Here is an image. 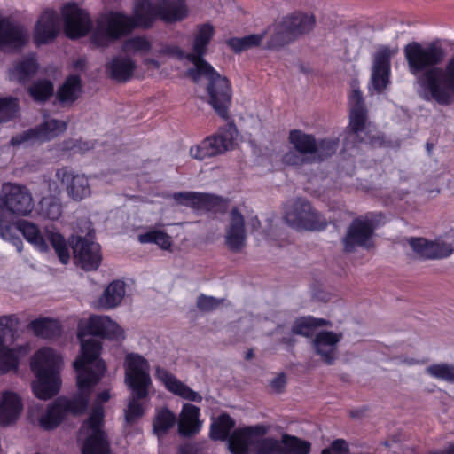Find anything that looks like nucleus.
I'll list each match as a JSON object with an SVG mask.
<instances>
[{
    "instance_id": "1",
    "label": "nucleus",
    "mask_w": 454,
    "mask_h": 454,
    "mask_svg": "<svg viewBox=\"0 0 454 454\" xmlns=\"http://www.w3.org/2000/svg\"><path fill=\"white\" fill-rule=\"evenodd\" d=\"M109 340L124 339L123 329L107 316H90L80 320L78 339L81 341V355L74 362L77 373V393L71 398L59 397L46 410L41 404H33L28 410L29 421L43 430L56 428L67 413L81 414L87 409L92 388L106 372V364L99 358L101 343L94 337Z\"/></svg>"
},
{
    "instance_id": "4",
    "label": "nucleus",
    "mask_w": 454,
    "mask_h": 454,
    "mask_svg": "<svg viewBox=\"0 0 454 454\" xmlns=\"http://www.w3.org/2000/svg\"><path fill=\"white\" fill-rule=\"evenodd\" d=\"M61 356L52 348L39 349L32 357L30 367L35 376L32 382L35 395L47 400L59 393L61 387Z\"/></svg>"
},
{
    "instance_id": "30",
    "label": "nucleus",
    "mask_w": 454,
    "mask_h": 454,
    "mask_svg": "<svg viewBox=\"0 0 454 454\" xmlns=\"http://www.w3.org/2000/svg\"><path fill=\"white\" fill-rule=\"evenodd\" d=\"M136 63L129 57H114L107 64L106 69L110 76L118 82H126L131 78Z\"/></svg>"
},
{
    "instance_id": "61",
    "label": "nucleus",
    "mask_w": 454,
    "mask_h": 454,
    "mask_svg": "<svg viewBox=\"0 0 454 454\" xmlns=\"http://www.w3.org/2000/svg\"><path fill=\"white\" fill-rule=\"evenodd\" d=\"M322 454H348V444L343 440H336Z\"/></svg>"
},
{
    "instance_id": "32",
    "label": "nucleus",
    "mask_w": 454,
    "mask_h": 454,
    "mask_svg": "<svg viewBox=\"0 0 454 454\" xmlns=\"http://www.w3.org/2000/svg\"><path fill=\"white\" fill-rule=\"evenodd\" d=\"M37 69L38 64L35 56L29 55L18 61L10 69L9 75L11 80L25 82L36 73Z\"/></svg>"
},
{
    "instance_id": "36",
    "label": "nucleus",
    "mask_w": 454,
    "mask_h": 454,
    "mask_svg": "<svg viewBox=\"0 0 454 454\" xmlns=\"http://www.w3.org/2000/svg\"><path fill=\"white\" fill-rule=\"evenodd\" d=\"M213 36L212 30H200V33L195 36L192 43V53L186 55V59H189L196 69V60L206 62L202 56L206 53V49Z\"/></svg>"
},
{
    "instance_id": "16",
    "label": "nucleus",
    "mask_w": 454,
    "mask_h": 454,
    "mask_svg": "<svg viewBox=\"0 0 454 454\" xmlns=\"http://www.w3.org/2000/svg\"><path fill=\"white\" fill-rule=\"evenodd\" d=\"M396 53V50H390L382 46L379 48L374 56L372 69L370 90L381 93L390 82V59Z\"/></svg>"
},
{
    "instance_id": "7",
    "label": "nucleus",
    "mask_w": 454,
    "mask_h": 454,
    "mask_svg": "<svg viewBox=\"0 0 454 454\" xmlns=\"http://www.w3.org/2000/svg\"><path fill=\"white\" fill-rule=\"evenodd\" d=\"M196 60V69H190L188 74L195 82L202 76L208 80V103L223 119L228 118V110L231 104L232 90L230 81L220 75L207 62Z\"/></svg>"
},
{
    "instance_id": "58",
    "label": "nucleus",
    "mask_w": 454,
    "mask_h": 454,
    "mask_svg": "<svg viewBox=\"0 0 454 454\" xmlns=\"http://www.w3.org/2000/svg\"><path fill=\"white\" fill-rule=\"evenodd\" d=\"M223 302V300L201 294L197 299V307L202 311L208 312L218 308Z\"/></svg>"
},
{
    "instance_id": "60",
    "label": "nucleus",
    "mask_w": 454,
    "mask_h": 454,
    "mask_svg": "<svg viewBox=\"0 0 454 454\" xmlns=\"http://www.w3.org/2000/svg\"><path fill=\"white\" fill-rule=\"evenodd\" d=\"M59 30H35L34 40L37 46L48 43L58 35Z\"/></svg>"
},
{
    "instance_id": "53",
    "label": "nucleus",
    "mask_w": 454,
    "mask_h": 454,
    "mask_svg": "<svg viewBox=\"0 0 454 454\" xmlns=\"http://www.w3.org/2000/svg\"><path fill=\"white\" fill-rule=\"evenodd\" d=\"M59 18L53 9H45L39 16L35 28H58Z\"/></svg>"
},
{
    "instance_id": "49",
    "label": "nucleus",
    "mask_w": 454,
    "mask_h": 454,
    "mask_svg": "<svg viewBox=\"0 0 454 454\" xmlns=\"http://www.w3.org/2000/svg\"><path fill=\"white\" fill-rule=\"evenodd\" d=\"M340 19L336 12L324 10L316 13V27L330 28L340 26Z\"/></svg>"
},
{
    "instance_id": "11",
    "label": "nucleus",
    "mask_w": 454,
    "mask_h": 454,
    "mask_svg": "<svg viewBox=\"0 0 454 454\" xmlns=\"http://www.w3.org/2000/svg\"><path fill=\"white\" fill-rule=\"evenodd\" d=\"M284 220L298 230L319 231L326 226V221L303 199H295L286 203Z\"/></svg>"
},
{
    "instance_id": "6",
    "label": "nucleus",
    "mask_w": 454,
    "mask_h": 454,
    "mask_svg": "<svg viewBox=\"0 0 454 454\" xmlns=\"http://www.w3.org/2000/svg\"><path fill=\"white\" fill-rule=\"evenodd\" d=\"M108 390L99 392L95 399L89 418L83 422L78 439L82 442V454H109V442L102 430L103 403L110 399Z\"/></svg>"
},
{
    "instance_id": "59",
    "label": "nucleus",
    "mask_w": 454,
    "mask_h": 454,
    "mask_svg": "<svg viewBox=\"0 0 454 454\" xmlns=\"http://www.w3.org/2000/svg\"><path fill=\"white\" fill-rule=\"evenodd\" d=\"M283 161L285 164L300 167L303 165L305 162H314L310 159H308L307 156L299 153L298 152H288L283 157Z\"/></svg>"
},
{
    "instance_id": "63",
    "label": "nucleus",
    "mask_w": 454,
    "mask_h": 454,
    "mask_svg": "<svg viewBox=\"0 0 454 454\" xmlns=\"http://www.w3.org/2000/svg\"><path fill=\"white\" fill-rule=\"evenodd\" d=\"M286 385V377L284 374H278L276 376L270 383L271 388L275 391H281Z\"/></svg>"
},
{
    "instance_id": "3",
    "label": "nucleus",
    "mask_w": 454,
    "mask_h": 454,
    "mask_svg": "<svg viewBox=\"0 0 454 454\" xmlns=\"http://www.w3.org/2000/svg\"><path fill=\"white\" fill-rule=\"evenodd\" d=\"M187 14L184 0H136L132 16L120 12H106L98 16L96 28L146 27L157 18L166 23H175L183 20Z\"/></svg>"
},
{
    "instance_id": "20",
    "label": "nucleus",
    "mask_w": 454,
    "mask_h": 454,
    "mask_svg": "<svg viewBox=\"0 0 454 454\" xmlns=\"http://www.w3.org/2000/svg\"><path fill=\"white\" fill-rule=\"evenodd\" d=\"M154 375L165 388L173 395L191 402H200L202 400L199 393L192 390L168 370L158 365L155 367Z\"/></svg>"
},
{
    "instance_id": "18",
    "label": "nucleus",
    "mask_w": 454,
    "mask_h": 454,
    "mask_svg": "<svg viewBox=\"0 0 454 454\" xmlns=\"http://www.w3.org/2000/svg\"><path fill=\"white\" fill-rule=\"evenodd\" d=\"M173 199L178 205L190 207L197 210L218 212L225 209V201L217 196L195 192H176Z\"/></svg>"
},
{
    "instance_id": "35",
    "label": "nucleus",
    "mask_w": 454,
    "mask_h": 454,
    "mask_svg": "<svg viewBox=\"0 0 454 454\" xmlns=\"http://www.w3.org/2000/svg\"><path fill=\"white\" fill-rule=\"evenodd\" d=\"M176 422V415L168 408L156 410L153 419V432L159 437H162Z\"/></svg>"
},
{
    "instance_id": "24",
    "label": "nucleus",
    "mask_w": 454,
    "mask_h": 454,
    "mask_svg": "<svg viewBox=\"0 0 454 454\" xmlns=\"http://www.w3.org/2000/svg\"><path fill=\"white\" fill-rule=\"evenodd\" d=\"M23 410L20 396L12 391H4L0 396V425L10 426L20 418Z\"/></svg>"
},
{
    "instance_id": "39",
    "label": "nucleus",
    "mask_w": 454,
    "mask_h": 454,
    "mask_svg": "<svg viewBox=\"0 0 454 454\" xmlns=\"http://www.w3.org/2000/svg\"><path fill=\"white\" fill-rule=\"evenodd\" d=\"M141 244H156L161 249L168 250L172 246L171 237L158 229L150 230L137 237Z\"/></svg>"
},
{
    "instance_id": "19",
    "label": "nucleus",
    "mask_w": 454,
    "mask_h": 454,
    "mask_svg": "<svg viewBox=\"0 0 454 454\" xmlns=\"http://www.w3.org/2000/svg\"><path fill=\"white\" fill-rule=\"evenodd\" d=\"M350 115H349V134L348 140L359 138L360 141H365L366 115L361 92L354 89L348 98Z\"/></svg>"
},
{
    "instance_id": "13",
    "label": "nucleus",
    "mask_w": 454,
    "mask_h": 454,
    "mask_svg": "<svg viewBox=\"0 0 454 454\" xmlns=\"http://www.w3.org/2000/svg\"><path fill=\"white\" fill-rule=\"evenodd\" d=\"M67 123L56 119H46L36 129L27 130L11 139L13 146L29 145L51 140L63 133Z\"/></svg>"
},
{
    "instance_id": "27",
    "label": "nucleus",
    "mask_w": 454,
    "mask_h": 454,
    "mask_svg": "<svg viewBox=\"0 0 454 454\" xmlns=\"http://www.w3.org/2000/svg\"><path fill=\"white\" fill-rule=\"evenodd\" d=\"M279 28H314L316 12L306 9H296L275 22Z\"/></svg>"
},
{
    "instance_id": "64",
    "label": "nucleus",
    "mask_w": 454,
    "mask_h": 454,
    "mask_svg": "<svg viewBox=\"0 0 454 454\" xmlns=\"http://www.w3.org/2000/svg\"><path fill=\"white\" fill-rule=\"evenodd\" d=\"M90 30H64L65 35L72 40H76L87 35Z\"/></svg>"
},
{
    "instance_id": "55",
    "label": "nucleus",
    "mask_w": 454,
    "mask_h": 454,
    "mask_svg": "<svg viewBox=\"0 0 454 454\" xmlns=\"http://www.w3.org/2000/svg\"><path fill=\"white\" fill-rule=\"evenodd\" d=\"M18 111L17 100L13 98H0V122L7 121Z\"/></svg>"
},
{
    "instance_id": "37",
    "label": "nucleus",
    "mask_w": 454,
    "mask_h": 454,
    "mask_svg": "<svg viewBox=\"0 0 454 454\" xmlns=\"http://www.w3.org/2000/svg\"><path fill=\"white\" fill-rule=\"evenodd\" d=\"M28 327L36 336L49 339L59 333L60 325L59 321L50 318H40L32 321Z\"/></svg>"
},
{
    "instance_id": "14",
    "label": "nucleus",
    "mask_w": 454,
    "mask_h": 454,
    "mask_svg": "<svg viewBox=\"0 0 454 454\" xmlns=\"http://www.w3.org/2000/svg\"><path fill=\"white\" fill-rule=\"evenodd\" d=\"M405 57L412 74L417 75L427 67L439 63L442 59V51L431 45L411 43L405 47Z\"/></svg>"
},
{
    "instance_id": "22",
    "label": "nucleus",
    "mask_w": 454,
    "mask_h": 454,
    "mask_svg": "<svg viewBox=\"0 0 454 454\" xmlns=\"http://www.w3.org/2000/svg\"><path fill=\"white\" fill-rule=\"evenodd\" d=\"M225 242L233 252L240 251L246 245L244 217L238 208L231 211L229 224L225 231Z\"/></svg>"
},
{
    "instance_id": "33",
    "label": "nucleus",
    "mask_w": 454,
    "mask_h": 454,
    "mask_svg": "<svg viewBox=\"0 0 454 454\" xmlns=\"http://www.w3.org/2000/svg\"><path fill=\"white\" fill-rule=\"evenodd\" d=\"M82 94L81 79L78 75H69L57 90V98L64 104H71Z\"/></svg>"
},
{
    "instance_id": "23",
    "label": "nucleus",
    "mask_w": 454,
    "mask_h": 454,
    "mask_svg": "<svg viewBox=\"0 0 454 454\" xmlns=\"http://www.w3.org/2000/svg\"><path fill=\"white\" fill-rule=\"evenodd\" d=\"M238 137V130L235 125L231 123L226 124L219 129L217 133L207 137L205 140L214 157L223 154L227 151L234 148L235 141Z\"/></svg>"
},
{
    "instance_id": "26",
    "label": "nucleus",
    "mask_w": 454,
    "mask_h": 454,
    "mask_svg": "<svg viewBox=\"0 0 454 454\" xmlns=\"http://www.w3.org/2000/svg\"><path fill=\"white\" fill-rule=\"evenodd\" d=\"M200 417V408L191 403H184L177 420L179 434L184 436L197 434L202 427V421Z\"/></svg>"
},
{
    "instance_id": "15",
    "label": "nucleus",
    "mask_w": 454,
    "mask_h": 454,
    "mask_svg": "<svg viewBox=\"0 0 454 454\" xmlns=\"http://www.w3.org/2000/svg\"><path fill=\"white\" fill-rule=\"evenodd\" d=\"M74 259L85 270H96L102 260L100 246L88 238L75 237L72 239Z\"/></svg>"
},
{
    "instance_id": "5",
    "label": "nucleus",
    "mask_w": 454,
    "mask_h": 454,
    "mask_svg": "<svg viewBox=\"0 0 454 454\" xmlns=\"http://www.w3.org/2000/svg\"><path fill=\"white\" fill-rule=\"evenodd\" d=\"M270 427L259 424L234 430L228 440L231 454H286L284 452L283 436L280 440L266 436Z\"/></svg>"
},
{
    "instance_id": "17",
    "label": "nucleus",
    "mask_w": 454,
    "mask_h": 454,
    "mask_svg": "<svg viewBox=\"0 0 454 454\" xmlns=\"http://www.w3.org/2000/svg\"><path fill=\"white\" fill-rule=\"evenodd\" d=\"M56 176L65 185L66 192L72 200L81 201L90 196L91 189L86 175L62 168L57 170Z\"/></svg>"
},
{
    "instance_id": "44",
    "label": "nucleus",
    "mask_w": 454,
    "mask_h": 454,
    "mask_svg": "<svg viewBox=\"0 0 454 454\" xmlns=\"http://www.w3.org/2000/svg\"><path fill=\"white\" fill-rule=\"evenodd\" d=\"M426 372L432 378L448 382H454V365L445 363H438L428 365Z\"/></svg>"
},
{
    "instance_id": "25",
    "label": "nucleus",
    "mask_w": 454,
    "mask_h": 454,
    "mask_svg": "<svg viewBox=\"0 0 454 454\" xmlns=\"http://www.w3.org/2000/svg\"><path fill=\"white\" fill-rule=\"evenodd\" d=\"M64 28H93L90 13L74 2L65 4L60 10Z\"/></svg>"
},
{
    "instance_id": "54",
    "label": "nucleus",
    "mask_w": 454,
    "mask_h": 454,
    "mask_svg": "<svg viewBox=\"0 0 454 454\" xmlns=\"http://www.w3.org/2000/svg\"><path fill=\"white\" fill-rule=\"evenodd\" d=\"M141 398L142 397H137L134 395V396L129 399L128 407L125 411V419L128 423L135 421L144 414L145 408L139 401Z\"/></svg>"
},
{
    "instance_id": "29",
    "label": "nucleus",
    "mask_w": 454,
    "mask_h": 454,
    "mask_svg": "<svg viewBox=\"0 0 454 454\" xmlns=\"http://www.w3.org/2000/svg\"><path fill=\"white\" fill-rule=\"evenodd\" d=\"M126 294V284L122 280L112 281L97 301V306L102 309H112L119 306Z\"/></svg>"
},
{
    "instance_id": "41",
    "label": "nucleus",
    "mask_w": 454,
    "mask_h": 454,
    "mask_svg": "<svg viewBox=\"0 0 454 454\" xmlns=\"http://www.w3.org/2000/svg\"><path fill=\"white\" fill-rule=\"evenodd\" d=\"M326 321L324 319L315 318L313 317H305L298 318L294 321L292 331L295 334L302 336H311L317 327L325 325Z\"/></svg>"
},
{
    "instance_id": "38",
    "label": "nucleus",
    "mask_w": 454,
    "mask_h": 454,
    "mask_svg": "<svg viewBox=\"0 0 454 454\" xmlns=\"http://www.w3.org/2000/svg\"><path fill=\"white\" fill-rule=\"evenodd\" d=\"M432 259H442L454 253V231L445 233L443 236L431 241Z\"/></svg>"
},
{
    "instance_id": "40",
    "label": "nucleus",
    "mask_w": 454,
    "mask_h": 454,
    "mask_svg": "<svg viewBox=\"0 0 454 454\" xmlns=\"http://www.w3.org/2000/svg\"><path fill=\"white\" fill-rule=\"evenodd\" d=\"M234 426V420L229 415L223 414L211 424L210 436L214 440H225Z\"/></svg>"
},
{
    "instance_id": "57",
    "label": "nucleus",
    "mask_w": 454,
    "mask_h": 454,
    "mask_svg": "<svg viewBox=\"0 0 454 454\" xmlns=\"http://www.w3.org/2000/svg\"><path fill=\"white\" fill-rule=\"evenodd\" d=\"M207 142L203 139L200 144L195 145L190 148V155L199 160H204L206 159L214 157L211 153Z\"/></svg>"
},
{
    "instance_id": "52",
    "label": "nucleus",
    "mask_w": 454,
    "mask_h": 454,
    "mask_svg": "<svg viewBox=\"0 0 454 454\" xmlns=\"http://www.w3.org/2000/svg\"><path fill=\"white\" fill-rule=\"evenodd\" d=\"M338 148V142L335 139H325L317 143V153L314 161L323 160L333 155Z\"/></svg>"
},
{
    "instance_id": "45",
    "label": "nucleus",
    "mask_w": 454,
    "mask_h": 454,
    "mask_svg": "<svg viewBox=\"0 0 454 454\" xmlns=\"http://www.w3.org/2000/svg\"><path fill=\"white\" fill-rule=\"evenodd\" d=\"M127 30H93L91 42L95 46L106 47L121 38Z\"/></svg>"
},
{
    "instance_id": "50",
    "label": "nucleus",
    "mask_w": 454,
    "mask_h": 454,
    "mask_svg": "<svg viewBox=\"0 0 454 454\" xmlns=\"http://www.w3.org/2000/svg\"><path fill=\"white\" fill-rule=\"evenodd\" d=\"M409 244L417 257L432 259L431 241L423 238H411L409 239Z\"/></svg>"
},
{
    "instance_id": "21",
    "label": "nucleus",
    "mask_w": 454,
    "mask_h": 454,
    "mask_svg": "<svg viewBox=\"0 0 454 454\" xmlns=\"http://www.w3.org/2000/svg\"><path fill=\"white\" fill-rule=\"evenodd\" d=\"M342 339L340 333L321 331L313 340L316 353L327 364L333 363L337 357L338 344Z\"/></svg>"
},
{
    "instance_id": "2",
    "label": "nucleus",
    "mask_w": 454,
    "mask_h": 454,
    "mask_svg": "<svg viewBox=\"0 0 454 454\" xmlns=\"http://www.w3.org/2000/svg\"><path fill=\"white\" fill-rule=\"evenodd\" d=\"M33 208V198L26 186L12 183L3 184L0 194V215L10 221L13 236L17 237L15 230H18L28 243L42 253L48 252L49 244H51L59 261L63 264H67L70 260L68 246L55 228L47 227L41 230L35 223L27 220L12 223L11 215H27Z\"/></svg>"
},
{
    "instance_id": "62",
    "label": "nucleus",
    "mask_w": 454,
    "mask_h": 454,
    "mask_svg": "<svg viewBox=\"0 0 454 454\" xmlns=\"http://www.w3.org/2000/svg\"><path fill=\"white\" fill-rule=\"evenodd\" d=\"M20 24L12 16H4L0 13V28H19Z\"/></svg>"
},
{
    "instance_id": "28",
    "label": "nucleus",
    "mask_w": 454,
    "mask_h": 454,
    "mask_svg": "<svg viewBox=\"0 0 454 454\" xmlns=\"http://www.w3.org/2000/svg\"><path fill=\"white\" fill-rule=\"evenodd\" d=\"M43 187H46L51 196H43L40 201V214L44 218L51 221L58 220L62 214V207L59 198V190L55 182H44Z\"/></svg>"
},
{
    "instance_id": "56",
    "label": "nucleus",
    "mask_w": 454,
    "mask_h": 454,
    "mask_svg": "<svg viewBox=\"0 0 454 454\" xmlns=\"http://www.w3.org/2000/svg\"><path fill=\"white\" fill-rule=\"evenodd\" d=\"M297 30H277L268 43L269 49H276L281 47L293 39L294 32Z\"/></svg>"
},
{
    "instance_id": "12",
    "label": "nucleus",
    "mask_w": 454,
    "mask_h": 454,
    "mask_svg": "<svg viewBox=\"0 0 454 454\" xmlns=\"http://www.w3.org/2000/svg\"><path fill=\"white\" fill-rule=\"evenodd\" d=\"M375 227L372 215L354 220L343 239L344 250L353 252L357 247L371 248L373 246L372 237Z\"/></svg>"
},
{
    "instance_id": "31",
    "label": "nucleus",
    "mask_w": 454,
    "mask_h": 454,
    "mask_svg": "<svg viewBox=\"0 0 454 454\" xmlns=\"http://www.w3.org/2000/svg\"><path fill=\"white\" fill-rule=\"evenodd\" d=\"M288 139L299 153L307 156L308 159L314 161L315 153H317V142L313 136L295 129L290 132Z\"/></svg>"
},
{
    "instance_id": "47",
    "label": "nucleus",
    "mask_w": 454,
    "mask_h": 454,
    "mask_svg": "<svg viewBox=\"0 0 454 454\" xmlns=\"http://www.w3.org/2000/svg\"><path fill=\"white\" fill-rule=\"evenodd\" d=\"M384 21L378 26L389 28H396L398 27H417L419 26V20L403 14H387L384 15Z\"/></svg>"
},
{
    "instance_id": "43",
    "label": "nucleus",
    "mask_w": 454,
    "mask_h": 454,
    "mask_svg": "<svg viewBox=\"0 0 454 454\" xmlns=\"http://www.w3.org/2000/svg\"><path fill=\"white\" fill-rule=\"evenodd\" d=\"M152 48L151 43L144 36H130L123 42L122 51L125 53L145 54Z\"/></svg>"
},
{
    "instance_id": "48",
    "label": "nucleus",
    "mask_w": 454,
    "mask_h": 454,
    "mask_svg": "<svg viewBox=\"0 0 454 454\" xmlns=\"http://www.w3.org/2000/svg\"><path fill=\"white\" fill-rule=\"evenodd\" d=\"M29 93L35 100L44 101L52 95L53 85L48 80H39L29 88Z\"/></svg>"
},
{
    "instance_id": "42",
    "label": "nucleus",
    "mask_w": 454,
    "mask_h": 454,
    "mask_svg": "<svg viewBox=\"0 0 454 454\" xmlns=\"http://www.w3.org/2000/svg\"><path fill=\"white\" fill-rule=\"evenodd\" d=\"M283 446L286 454H309L311 449L309 442L287 434H283Z\"/></svg>"
},
{
    "instance_id": "51",
    "label": "nucleus",
    "mask_w": 454,
    "mask_h": 454,
    "mask_svg": "<svg viewBox=\"0 0 454 454\" xmlns=\"http://www.w3.org/2000/svg\"><path fill=\"white\" fill-rule=\"evenodd\" d=\"M12 224L9 220L0 215V237L11 242L17 249L18 252H21L23 248V243L19 237H14L12 232Z\"/></svg>"
},
{
    "instance_id": "9",
    "label": "nucleus",
    "mask_w": 454,
    "mask_h": 454,
    "mask_svg": "<svg viewBox=\"0 0 454 454\" xmlns=\"http://www.w3.org/2000/svg\"><path fill=\"white\" fill-rule=\"evenodd\" d=\"M124 381L133 395L146 397L153 388L150 363L141 354L129 352L123 360Z\"/></svg>"
},
{
    "instance_id": "10",
    "label": "nucleus",
    "mask_w": 454,
    "mask_h": 454,
    "mask_svg": "<svg viewBox=\"0 0 454 454\" xmlns=\"http://www.w3.org/2000/svg\"><path fill=\"white\" fill-rule=\"evenodd\" d=\"M19 318L15 315H4L0 317V375L12 371H17L20 360L27 354L30 348L28 344L9 347L6 345V337L12 334Z\"/></svg>"
},
{
    "instance_id": "8",
    "label": "nucleus",
    "mask_w": 454,
    "mask_h": 454,
    "mask_svg": "<svg viewBox=\"0 0 454 454\" xmlns=\"http://www.w3.org/2000/svg\"><path fill=\"white\" fill-rule=\"evenodd\" d=\"M419 91L427 100H434L442 106L451 104L454 98V56L445 72L438 67L427 70L419 80Z\"/></svg>"
},
{
    "instance_id": "46",
    "label": "nucleus",
    "mask_w": 454,
    "mask_h": 454,
    "mask_svg": "<svg viewBox=\"0 0 454 454\" xmlns=\"http://www.w3.org/2000/svg\"><path fill=\"white\" fill-rule=\"evenodd\" d=\"M263 35H250L241 38H231L227 41V44L235 51L240 52L250 47L257 46L261 43Z\"/></svg>"
},
{
    "instance_id": "34",
    "label": "nucleus",
    "mask_w": 454,
    "mask_h": 454,
    "mask_svg": "<svg viewBox=\"0 0 454 454\" xmlns=\"http://www.w3.org/2000/svg\"><path fill=\"white\" fill-rule=\"evenodd\" d=\"M28 37L25 30H0V50L12 51L21 49Z\"/></svg>"
}]
</instances>
